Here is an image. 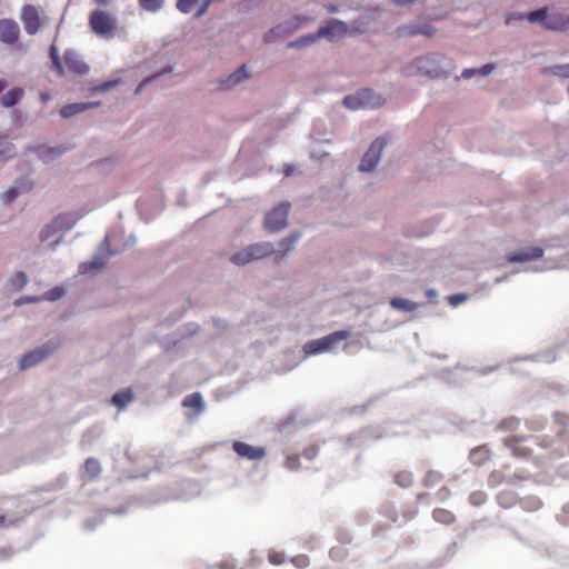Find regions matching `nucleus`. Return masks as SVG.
Segmentation results:
<instances>
[{
    "label": "nucleus",
    "instance_id": "obj_1",
    "mask_svg": "<svg viewBox=\"0 0 569 569\" xmlns=\"http://www.w3.org/2000/svg\"><path fill=\"white\" fill-rule=\"evenodd\" d=\"M403 74L407 77L421 74L430 78H439L442 74L440 58L435 53L418 57L403 68Z\"/></svg>",
    "mask_w": 569,
    "mask_h": 569
},
{
    "label": "nucleus",
    "instance_id": "obj_2",
    "mask_svg": "<svg viewBox=\"0 0 569 569\" xmlns=\"http://www.w3.org/2000/svg\"><path fill=\"white\" fill-rule=\"evenodd\" d=\"M350 337V331L338 330L319 339L311 340L303 346L306 356H315L332 351L337 343Z\"/></svg>",
    "mask_w": 569,
    "mask_h": 569
},
{
    "label": "nucleus",
    "instance_id": "obj_3",
    "mask_svg": "<svg viewBox=\"0 0 569 569\" xmlns=\"http://www.w3.org/2000/svg\"><path fill=\"white\" fill-rule=\"evenodd\" d=\"M273 252L274 250L271 243H254L232 254L230 260L237 266H246L251 261L264 258Z\"/></svg>",
    "mask_w": 569,
    "mask_h": 569
},
{
    "label": "nucleus",
    "instance_id": "obj_4",
    "mask_svg": "<svg viewBox=\"0 0 569 569\" xmlns=\"http://www.w3.org/2000/svg\"><path fill=\"white\" fill-rule=\"evenodd\" d=\"M89 26L96 34L108 38L113 34L117 20L107 11L94 10L90 13Z\"/></svg>",
    "mask_w": 569,
    "mask_h": 569
},
{
    "label": "nucleus",
    "instance_id": "obj_5",
    "mask_svg": "<svg viewBox=\"0 0 569 569\" xmlns=\"http://www.w3.org/2000/svg\"><path fill=\"white\" fill-rule=\"evenodd\" d=\"M317 32L320 39L325 38L328 41H335L356 33L353 27H349L346 22L338 19L329 20L327 24L320 27Z\"/></svg>",
    "mask_w": 569,
    "mask_h": 569
},
{
    "label": "nucleus",
    "instance_id": "obj_6",
    "mask_svg": "<svg viewBox=\"0 0 569 569\" xmlns=\"http://www.w3.org/2000/svg\"><path fill=\"white\" fill-rule=\"evenodd\" d=\"M386 146V140L383 138H377L369 147L368 151L361 159L359 164V170L362 172L372 171L381 157V152Z\"/></svg>",
    "mask_w": 569,
    "mask_h": 569
},
{
    "label": "nucleus",
    "instance_id": "obj_7",
    "mask_svg": "<svg viewBox=\"0 0 569 569\" xmlns=\"http://www.w3.org/2000/svg\"><path fill=\"white\" fill-rule=\"evenodd\" d=\"M290 204L288 202L280 203L267 213L264 226L270 231H279L287 226V219Z\"/></svg>",
    "mask_w": 569,
    "mask_h": 569
},
{
    "label": "nucleus",
    "instance_id": "obj_8",
    "mask_svg": "<svg viewBox=\"0 0 569 569\" xmlns=\"http://www.w3.org/2000/svg\"><path fill=\"white\" fill-rule=\"evenodd\" d=\"M436 32H437V29L429 22L403 24V26H399L396 29V36L398 38H412L416 36L432 38V37H435Z\"/></svg>",
    "mask_w": 569,
    "mask_h": 569
},
{
    "label": "nucleus",
    "instance_id": "obj_9",
    "mask_svg": "<svg viewBox=\"0 0 569 569\" xmlns=\"http://www.w3.org/2000/svg\"><path fill=\"white\" fill-rule=\"evenodd\" d=\"M533 437H506L502 439L505 447L511 450V453L516 458H529L532 455V448L527 445L529 441H533Z\"/></svg>",
    "mask_w": 569,
    "mask_h": 569
},
{
    "label": "nucleus",
    "instance_id": "obj_10",
    "mask_svg": "<svg viewBox=\"0 0 569 569\" xmlns=\"http://www.w3.org/2000/svg\"><path fill=\"white\" fill-rule=\"evenodd\" d=\"M21 21L29 34H36L41 28L39 9L27 4L21 10Z\"/></svg>",
    "mask_w": 569,
    "mask_h": 569
},
{
    "label": "nucleus",
    "instance_id": "obj_11",
    "mask_svg": "<svg viewBox=\"0 0 569 569\" xmlns=\"http://www.w3.org/2000/svg\"><path fill=\"white\" fill-rule=\"evenodd\" d=\"M232 449L239 457L247 460L258 461L266 457V449L263 447H254L243 441H234Z\"/></svg>",
    "mask_w": 569,
    "mask_h": 569
},
{
    "label": "nucleus",
    "instance_id": "obj_12",
    "mask_svg": "<svg viewBox=\"0 0 569 569\" xmlns=\"http://www.w3.org/2000/svg\"><path fill=\"white\" fill-rule=\"evenodd\" d=\"M57 347H49L48 345L36 348L29 353L24 355L19 362L20 369L26 370L29 369L37 363L44 360Z\"/></svg>",
    "mask_w": 569,
    "mask_h": 569
},
{
    "label": "nucleus",
    "instance_id": "obj_13",
    "mask_svg": "<svg viewBox=\"0 0 569 569\" xmlns=\"http://www.w3.org/2000/svg\"><path fill=\"white\" fill-rule=\"evenodd\" d=\"M373 96L375 93L372 90L362 89L358 91L356 94L346 96L343 99V104L352 110L362 107L373 106V103L371 102V98H373Z\"/></svg>",
    "mask_w": 569,
    "mask_h": 569
},
{
    "label": "nucleus",
    "instance_id": "obj_14",
    "mask_svg": "<svg viewBox=\"0 0 569 569\" xmlns=\"http://www.w3.org/2000/svg\"><path fill=\"white\" fill-rule=\"evenodd\" d=\"M20 29L12 19L0 20V41L7 44H13L18 41Z\"/></svg>",
    "mask_w": 569,
    "mask_h": 569
},
{
    "label": "nucleus",
    "instance_id": "obj_15",
    "mask_svg": "<svg viewBox=\"0 0 569 569\" xmlns=\"http://www.w3.org/2000/svg\"><path fill=\"white\" fill-rule=\"evenodd\" d=\"M543 256L541 247H527L508 254L507 259L510 262H527L538 260Z\"/></svg>",
    "mask_w": 569,
    "mask_h": 569
},
{
    "label": "nucleus",
    "instance_id": "obj_16",
    "mask_svg": "<svg viewBox=\"0 0 569 569\" xmlns=\"http://www.w3.org/2000/svg\"><path fill=\"white\" fill-rule=\"evenodd\" d=\"M63 60L67 69L74 74L83 76L89 71L88 64L72 50L64 52Z\"/></svg>",
    "mask_w": 569,
    "mask_h": 569
},
{
    "label": "nucleus",
    "instance_id": "obj_17",
    "mask_svg": "<svg viewBox=\"0 0 569 569\" xmlns=\"http://www.w3.org/2000/svg\"><path fill=\"white\" fill-rule=\"evenodd\" d=\"M491 459V450L487 445L473 448L469 453V460L475 466H482Z\"/></svg>",
    "mask_w": 569,
    "mask_h": 569
},
{
    "label": "nucleus",
    "instance_id": "obj_18",
    "mask_svg": "<svg viewBox=\"0 0 569 569\" xmlns=\"http://www.w3.org/2000/svg\"><path fill=\"white\" fill-rule=\"evenodd\" d=\"M24 90L20 87H13L8 90L4 94L1 96L0 102L4 108H11L19 103V101L23 98Z\"/></svg>",
    "mask_w": 569,
    "mask_h": 569
},
{
    "label": "nucleus",
    "instance_id": "obj_19",
    "mask_svg": "<svg viewBox=\"0 0 569 569\" xmlns=\"http://www.w3.org/2000/svg\"><path fill=\"white\" fill-rule=\"evenodd\" d=\"M569 27V17L563 18L560 14H551L549 16L547 13L546 22L543 28L548 30H556V31H565Z\"/></svg>",
    "mask_w": 569,
    "mask_h": 569
},
{
    "label": "nucleus",
    "instance_id": "obj_20",
    "mask_svg": "<svg viewBox=\"0 0 569 569\" xmlns=\"http://www.w3.org/2000/svg\"><path fill=\"white\" fill-rule=\"evenodd\" d=\"M249 74L246 70L244 66L238 68L233 73H231L228 78L220 81V87L222 89H230L233 86L240 83L242 80L248 79Z\"/></svg>",
    "mask_w": 569,
    "mask_h": 569
},
{
    "label": "nucleus",
    "instance_id": "obj_21",
    "mask_svg": "<svg viewBox=\"0 0 569 569\" xmlns=\"http://www.w3.org/2000/svg\"><path fill=\"white\" fill-rule=\"evenodd\" d=\"M32 189V183L27 181L18 182L3 193V201L10 204L19 194L28 192Z\"/></svg>",
    "mask_w": 569,
    "mask_h": 569
},
{
    "label": "nucleus",
    "instance_id": "obj_22",
    "mask_svg": "<svg viewBox=\"0 0 569 569\" xmlns=\"http://www.w3.org/2000/svg\"><path fill=\"white\" fill-rule=\"evenodd\" d=\"M290 30V26L288 24V21L281 24L276 26L274 28H271L264 33L263 40L264 42H273L277 39L284 38L292 33Z\"/></svg>",
    "mask_w": 569,
    "mask_h": 569
},
{
    "label": "nucleus",
    "instance_id": "obj_23",
    "mask_svg": "<svg viewBox=\"0 0 569 569\" xmlns=\"http://www.w3.org/2000/svg\"><path fill=\"white\" fill-rule=\"evenodd\" d=\"M290 30V26L288 24V21L281 24L276 26L274 28H271L264 33L263 40L264 42H273L277 39L284 38L292 33Z\"/></svg>",
    "mask_w": 569,
    "mask_h": 569
},
{
    "label": "nucleus",
    "instance_id": "obj_24",
    "mask_svg": "<svg viewBox=\"0 0 569 569\" xmlns=\"http://www.w3.org/2000/svg\"><path fill=\"white\" fill-rule=\"evenodd\" d=\"M108 259L97 256L91 261L83 262L79 267V272L82 274L94 273L107 266Z\"/></svg>",
    "mask_w": 569,
    "mask_h": 569
},
{
    "label": "nucleus",
    "instance_id": "obj_25",
    "mask_svg": "<svg viewBox=\"0 0 569 569\" xmlns=\"http://www.w3.org/2000/svg\"><path fill=\"white\" fill-rule=\"evenodd\" d=\"M97 106H99V102L70 103V104L64 106L60 110V114L63 118H70V117H73V116L89 109V108L97 107Z\"/></svg>",
    "mask_w": 569,
    "mask_h": 569
},
{
    "label": "nucleus",
    "instance_id": "obj_26",
    "mask_svg": "<svg viewBox=\"0 0 569 569\" xmlns=\"http://www.w3.org/2000/svg\"><path fill=\"white\" fill-rule=\"evenodd\" d=\"M432 518L435 521L445 525L450 526L456 522V516L451 510L445 509V508H436L432 511Z\"/></svg>",
    "mask_w": 569,
    "mask_h": 569
},
{
    "label": "nucleus",
    "instance_id": "obj_27",
    "mask_svg": "<svg viewBox=\"0 0 569 569\" xmlns=\"http://www.w3.org/2000/svg\"><path fill=\"white\" fill-rule=\"evenodd\" d=\"M318 40H320L318 32L308 33L305 36H301L299 39L295 41L288 42L287 47L290 49H300L305 47H309L313 43H316Z\"/></svg>",
    "mask_w": 569,
    "mask_h": 569
},
{
    "label": "nucleus",
    "instance_id": "obj_28",
    "mask_svg": "<svg viewBox=\"0 0 569 569\" xmlns=\"http://www.w3.org/2000/svg\"><path fill=\"white\" fill-rule=\"evenodd\" d=\"M83 470L89 480L97 479L101 473V465L96 458H88L84 461Z\"/></svg>",
    "mask_w": 569,
    "mask_h": 569
},
{
    "label": "nucleus",
    "instance_id": "obj_29",
    "mask_svg": "<svg viewBox=\"0 0 569 569\" xmlns=\"http://www.w3.org/2000/svg\"><path fill=\"white\" fill-rule=\"evenodd\" d=\"M520 427V420L516 417H507L501 419L497 426L496 430L502 431V432H512L518 430Z\"/></svg>",
    "mask_w": 569,
    "mask_h": 569
},
{
    "label": "nucleus",
    "instance_id": "obj_30",
    "mask_svg": "<svg viewBox=\"0 0 569 569\" xmlns=\"http://www.w3.org/2000/svg\"><path fill=\"white\" fill-rule=\"evenodd\" d=\"M392 308L406 312H411L418 309L419 305L412 300L405 298H393L390 301Z\"/></svg>",
    "mask_w": 569,
    "mask_h": 569
},
{
    "label": "nucleus",
    "instance_id": "obj_31",
    "mask_svg": "<svg viewBox=\"0 0 569 569\" xmlns=\"http://www.w3.org/2000/svg\"><path fill=\"white\" fill-rule=\"evenodd\" d=\"M28 281L29 279L26 272L17 271L9 278L8 284L11 290L19 291L28 283Z\"/></svg>",
    "mask_w": 569,
    "mask_h": 569
},
{
    "label": "nucleus",
    "instance_id": "obj_32",
    "mask_svg": "<svg viewBox=\"0 0 569 569\" xmlns=\"http://www.w3.org/2000/svg\"><path fill=\"white\" fill-rule=\"evenodd\" d=\"M182 405L186 408H193L198 412H201L204 409L203 399H202L201 393H199V392H194V393H191V395L187 396L183 399Z\"/></svg>",
    "mask_w": 569,
    "mask_h": 569
},
{
    "label": "nucleus",
    "instance_id": "obj_33",
    "mask_svg": "<svg viewBox=\"0 0 569 569\" xmlns=\"http://www.w3.org/2000/svg\"><path fill=\"white\" fill-rule=\"evenodd\" d=\"M541 74H553L556 77L568 79L569 78V63L567 64H556L551 67H547L541 69Z\"/></svg>",
    "mask_w": 569,
    "mask_h": 569
},
{
    "label": "nucleus",
    "instance_id": "obj_34",
    "mask_svg": "<svg viewBox=\"0 0 569 569\" xmlns=\"http://www.w3.org/2000/svg\"><path fill=\"white\" fill-rule=\"evenodd\" d=\"M132 399L133 395L130 390H122L112 396L111 402L119 408H124Z\"/></svg>",
    "mask_w": 569,
    "mask_h": 569
},
{
    "label": "nucleus",
    "instance_id": "obj_35",
    "mask_svg": "<svg viewBox=\"0 0 569 569\" xmlns=\"http://www.w3.org/2000/svg\"><path fill=\"white\" fill-rule=\"evenodd\" d=\"M393 480L401 488H409L413 482V476L408 470H400L395 473Z\"/></svg>",
    "mask_w": 569,
    "mask_h": 569
},
{
    "label": "nucleus",
    "instance_id": "obj_36",
    "mask_svg": "<svg viewBox=\"0 0 569 569\" xmlns=\"http://www.w3.org/2000/svg\"><path fill=\"white\" fill-rule=\"evenodd\" d=\"M443 480V475L437 470H429L422 479L425 487H435Z\"/></svg>",
    "mask_w": 569,
    "mask_h": 569
},
{
    "label": "nucleus",
    "instance_id": "obj_37",
    "mask_svg": "<svg viewBox=\"0 0 569 569\" xmlns=\"http://www.w3.org/2000/svg\"><path fill=\"white\" fill-rule=\"evenodd\" d=\"M548 10L546 8L538 9L535 11H530L527 13L526 18L531 23H540L542 27L545 26Z\"/></svg>",
    "mask_w": 569,
    "mask_h": 569
},
{
    "label": "nucleus",
    "instance_id": "obj_38",
    "mask_svg": "<svg viewBox=\"0 0 569 569\" xmlns=\"http://www.w3.org/2000/svg\"><path fill=\"white\" fill-rule=\"evenodd\" d=\"M312 21V18L311 17H307V16H296L295 18H292L291 20L288 21V24L290 26V30L289 31H292L296 32L297 30H299L300 28L309 24L310 22Z\"/></svg>",
    "mask_w": 569,
    "mask_h": 569
},
{
    "label": "nucleus",
    "instance_id": "obj_39",
    "mask_svg": "<svg viewBox=\"0 0 569 569\" xmlns=\"http://www.w3.org/2000/svg\"><path fill=\"white\" fill-rule=\"evenodd\" d=\"M141 9L148 12H157L162 9L164 0H138Z\"/></svg>",
    "mask_w": 569,
    "mask_h": 569
},
{
    "label": "nucleus",
    "instance_id": "obj_40",
    "mask_svg": "<svg viewBox=\"0 0 569 569\" xmlns=\"http://www.w3.org/2000/svg\"><path fill=\"white\" fill-rule=\"evenodd\" d=\"M60 219H54L50 224L46 226L40 232V240L46 241L59 230Z\"/></svg>",
    "mask_w": 569,
    "mask_h": 569
},
{
    "label": "nucleus",
    "instance_id": "obj_41",
    "mask_svg": "<svg viewBox=\"0 0 569 569\" xmlns=\"http://www.w3.org/2000/svg\"><path fill=\"white\" fill-rule=\"evenodd\" d=\"M521 507L528 511H536L541 508L542 502L536 497L522 499L520 501Z\"/></svg>",
    "mask_w": 569,
    "mask_h": 569
},
{
    "label": "nucleus",
    "instance_id": "obj_42",
    "mask_svg": "<svg viewBox=\"0 0 569 569\" xmlns=\"http://www.w3.org/2000/svg\"><path fill=\"white\" fill-rule=\"evenodd\" d=\"M199 0H178L177 2V9L184 14L190 13L196 6H198Z\"/></svg>",
    "mask_w": 569,
    "mask_h": 569
},
{
    "label": "nucleus",
    "instance_id": "obj_43",
    "mask_svg": "<svg viewBox=\"0 0 569 569\" xmlns=\"http://www.w3.org/2000/svg\"><path fill=\"white\" fill-rule=\"evenodd\" d=\"M63 296H64V289L62 287L57 286V287L52 288L51 290H49L48 292H46L41 297V300L54 301V300L62 298Z\"/></svg>",
    "mask_w": 569,
    "mask_h": 569
},
{
    "label": "nucleus",
    "instance_id": "obj_44",
    "mask_svg": "<svg viewBox=\"0 0 569 569\" xmlns=\"http://www.w3.org/2000/svg\"><path fill=\"white\" fill-rule=\"evenodd\" d=\"M63 150L61 148L54 149V148H40L39 149V157L47 161L52 159L56 154H61Z\"/></svg>",
    "mask_w": 569,
    "mask_h": 569
},
{
    "label": "nucleus",
    "instance_id": "obj_45",
    "mask_svg": "<svg viewBox=\"0 0 569 569\" xmlns=\"http://www.w3.org/2000/svg\"><path fill=\"white\" fill-rule=\"evenodd\" d=\"M299 233H293L287 238H284L280 243L279 246L282 248L283 250V254H286L288 251L292 250L293 248V244L295 242L297 241V239L299 238Z\"/></svg>",
    "mask_w": 569,
    "mask_h": 569
},
{
    "label": "nucleus",
    "instance_id": "obj_46",
    "mask_svg": "<svg viewBox=\"0 0 569 569\" xmlns=\"http://www.w3.org/2000/svg\"><path fill=\"white\" fill-rule=\"evenodd\" d=\"M498 500L502 507L509 508L513 505L515 495L510 491H503L498 496Z\"/></svg>",
    "mask_w": 569,
    "mask_h": 569
},
{
    "label": "nucleus",
    "instance_id": "obj_47",
    "mask_svg": "<svg viewBox=\"0 0 569 569\" xmlns=\"http://www.w3.org/2000/svg\"><path fill=\"white\" fill-rule=\"evenodd\" d=\"M284 466L289 470H298L301 466L300 457L298 455L288 456Z\"/></svg>",
    "mask_w": 569,
    "mask_h": 569
},
{
    "label": "nucleus",
    "instance_id": "obj_48",
    "mask_svg": "<svg viewBox=\"0 0 569 569\" xmlns=\"http://www.w3.org/2000/svg\"><path fill=\"white\" fill-rule=\"evenodd\" d=\"M291 562L297 568H306L309 565V558L306 555L296 556L291 559Z\"/></svg>",
    "mask_w": 569,
    "mask_h": 569
},
{
    "label": "nucleus",
    "instance_id": "obj_49",
    "mask_svg": "<svg viewBox=\"0 0 569 569\" xmlns=\"http://www.w3.org/2000/svg\"><path fill=\"white\" fill-rule=\"evenodd\" d=\"M319 453V449L316 446H310L303 450V457L308 460L315 459Z\"/></svg>",
    "mask_w": 569,
    "mask_h": 569
},
{
    "label": "nucleus",
    "instance_id": "obj_50",
    "mask_svg": "<svg viewBox=\"0 0 569 569\" xmlns=\"http://www.w3.org/2000/svg\"><path fill=\"white\" fill-rule=\"evenodd\" d=\"M41 300V297H38V296H22L20 297L17 301H16V305L17 306H20V305H23V303H32V302H38Z\"/></svg>",
    "mask_w": 569,
    "mask_h": 569
},
{
    "label": "nucleus",
    "instance_id": "obj_51",
    "mask_svg": "<svg viewBox=\"0 0 569 569\" xmlns=\"http://www.w3.org/2000/svg\"><path fill=\"white\" fill-rule=\"evenodd\" d=\"M486 500V495L483 492H473L470 496V502L475 506L481 505Z\"/></svg>",
    "mask_w": 569,
    "mask_h": 569
},
{
    "label": "nucleus",
    "instance_id": "obj_52",
    "mask_svg": "<svg viewBox=\"0 0 569 569\" xmlns=\"http://www.w3.org/2000/svg\"><path fill=\"white\" fill-rule=\"evenodd\" d=\"M211 1H212V0H204V1L199 6V8L197 9V11L194 12V18H200V17H202V16L207 12V10H208V8H209V6H210Z\"/></svg>",
    "mask_w": 569,
    "mask_h": 569
},
{
    "label": "nucleus",
    "instance_id": "obj_53",
    "mask_svg": "<svg viewBox=\"0 0 569 569\" xmlns=\"http://www.w3.org/2000/svg\"><path fill=\"white\" fill-rule=\"evenodd\" d=\"M466 299H467V296H466V295H463V293L452 295V296H450V297L448 298L449 303H450L451 306H457V305H459V303L463 302Z\"/></svg>",
    "mask_w": 569,
    "mask_h": 569
},
{
    "label": "nucleus",
    "instance_id": "obj_54",
    "mask_svg": "<svg viewBox=\"0 0 569 569\" xmlns=\"http://www.w3.org/2000/svg\"><path fill=\"white\" fill-rule=\"evenodd\" d=\"M268 559L272 565H281L283 562V556L280 552L269 553Z\"/></svg>",
    "mask_w": 569,
    "mask_h": 569
},
{
    "label": "nucleus",
    "instance_id": "obj_55",
    "mask_svg": "<svg viewBox=\"0 0 569 569\" xmlns=\"http://www.w3.org/2000/svg\"><path fill=\"white\" fill-rule=\"evenodd\" d=\"M451 491L448 487H442L438 490L437 496L440 500H446L450 497Z\"/></svg>",
    "mask_w": 569,
    "mask_h": 569
},
{
    "label": "nucleus",
    "instance_id": "obj_56",
    "mask_svg": "<svg viewBox=\"0 0 569 569\" xmlns=\"http://www.w3.org/2000/svg\"><path fill=\"white\" fill-rule=\"evenodd\" d=\"M52 66L54 70L57 71L58 76L62 77L64 76V67L61 60L52 61Z\"/></svg>",
    "mask_w": 569,
    "mask_h": 569
},
{
    "label": "nucleus",
    "instance_id": "obj_57",
    "mask_svg": "<svg viewBox=\"0 0 569 569\" xmlns=\"http://www.w3.org/2000/svg\"><path fill=\"white\" fill-rule=\"evenodd\" d=\"M117 83V81H108V82H104L100 86L97 87V90L99 91H108L109 89H111L114 84Z\"/></svg>",
    "mask_w": 569,
    "mask_h": 569
},
{
    "label": "nucleus",
    "instance_id": "obj_58",
    "mask_svg": "<svg viewBox=\"0 0 569 569\" xmlns=\"http://www.w3.org/2000/svg\"><path fill=\"white\" fill-rule=\"evenodd\" d=\"M493 67L491 64H486L480 69H477L479 74L488 76L492 71Z\"/></svg>",
    "mask_w": 569,
    "mask_h": 569
},
{
    "label": "nucleus",
    "instance_id": "obj_59",
    "mask_svg": "<svg viewBox=\"0 0 569 569\" xmlns=\"http://www.w3.org/2000/svg\"><path fill=\"white\" fill-rule=\"evenodd\" d=\"M325 8L329 13H337L340 11V8L333 3H327L325 4Z\"/></svg>",
    "mask_w": 569,
    "mask_h": 569
},
{
    "label": "nucleus",
    "instance_id": "obj_60",
    "mask_svg": "<svg viewBox=\"0 0 569 569\" xmlns=\"http://www.w3.org/2000/svg\"><path fill=\"white\" fill-rule=\"evenodd\" d=\"M50 58H51V61L61 60L54 44H52L50 47Z\"/></svg>",
    "mask_w": 569,
    "mask_h": 569
},
{
    "label": "nucleus",
    "instance_id": "obj_61",
    "mask_svg": "<svg viewBox=\"0 0 569 569\" xmlns=\"http://www.w3.org/2000/svg\"><path fill=\"white\" fill-rule=\"evenodd\" d=\"M476 73H478L477 69H466L463 72H462V77L463 78H471L472 76H475Z\"/></svg>",
    "mask_w": 569,
    "mask_h": 569
},
{
    "label": "nucleus",
    "instance_id": "obj_62",
    "mask_svg": "<svg viewBox=\"0 0 569 569\" xmlns=\"http://www.w3.org/2000/svg\"><path fill=\"white\" fill-rule=\"evenodd\" d=\"M10 157H11L10 154H7L6 149H0V162L6 161Z\"/></svg>",
    "mask_w": 569,
    "mask_h": 569
},
{
    "label": "nucleus",
    "instance_id": "obj_63",
    "mask_svg": "<svg viewBox=\"0 0 569 569\" xmlns=\"http://www.w3.org/2000/svg\"><path fill=\"white\" fill-rule=\"evenodd\" d=\"M98 6H108L112 0H93Z\"/></svg>",
    "mask_w": 569,
    "mask_h": 569
},
{
    "label": "nucleus",
    "instance_id": "obj_64",
    "mask_svg": "<svg viewBox=\"0 0 569 569\" xmlns=\"http://www.w3.org/2000/svg\"><path fill=\"white\" fill-rule=\"evenodd\" d=\"M426 295H427V297H429V298H433V297H436V296H437V292H436V290H433V289H428V290L426 291Z\"/></svg>",
    "mask_w": 569,
    "mask_h": 569
}]
</instances>
